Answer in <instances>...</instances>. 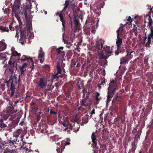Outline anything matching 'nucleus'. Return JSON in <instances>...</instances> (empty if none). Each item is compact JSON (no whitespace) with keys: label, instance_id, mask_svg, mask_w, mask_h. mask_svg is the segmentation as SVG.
Listing matches in <instances>:
<instances>
[{"label":"nucleus","instance_id":"obj_1","mask_svg":"<svg viewBox=\"0 0 153 153\" xmlns=\"http://www.w3.org/2000/svg\"><path fill=\"white\" fill-rule=\"evenodd\" d=\"M15 62H14L12 63L10 60L8 62V68L9 72L11 73V75L10 77V79L8 81H4V83H6L8 87L10 84V88L9 90L8 94L10 95V97H12L14 95L15 93V90L16 89L15 85V84H17L19 83L20 80V75L19 76L18 80L17 81V79L15 75L13 76V69L15 66Z\"/></svg>","mask_w":153,"mask_h":153},{"label":"nucleus","instance_id":"obj_2","mask_svg":"<svg viewBox=\"0 0 153 153\" xmlns=\"http://www.w3.org/2000/svg\"><path fill=\"white\" fill-rule=\"evenodd\" d=\"M108 87V91L107 92V100L106 101V104L108 105L111 100L113 96L114 95L115 89L117 86V83L112 81L110 82Z\"/></svg>","mask_w":153,"mask_h":153},{"label":"nucleus","instance_id":"obj_3","mask_svg":"<svg viewBox=\"0 0 153 153\" xmlns=\"http://www.w3.org/2000/svg\"><path fill=\"white\" fill-rule=\"evenodd\" d=\"M105 41L102 39H100L96 43V48L98 51L100 50L101 51H105L106 53H112L110 47L107 45H105L103 47Z\"/></svg>","mask_w":153,"mask_h":153},{"label":"nucleus","instance_id":"obj_4","mask_svg":"<svg viewBox=\"0 0 153 153\" xmlns=\"http://www.w3.org/2000/svg\"><path fill=\"white\" fill-rule=\"evenodd\" d=\"M17 4H14L12 8V12L15 14V16H17L19 14H21V11L19 10L21 0H15Z\"/></svg>","mask_w":153,"mask_h":153},{"label":"nucleus","instance_id":"obj_5","mask_svg":"<svg viewBox=\"0 0 153 153\" xmlns=\"http://www.w3.org/2000/svg\"><path fill=\"white\" fill-rule=\"evenodd\" d=\"M23 135H21L20 137L21 139L20 140L18 139V138H16L14 139V140H15V144H16L18 146H20V148H22L23 149H25L26 146H25V145L26 144V143L23 140Z\"/></svg>","mask_w":153,"mask_h":153},{"label":"nucleus","instance_id":"obj_6","mask_svg":"<svg viewBox=\"0 0 153 153\" xmlns=\"http://www.w3.org/2000/svg\"><path fill=\"white\" fill-rule=\"evenodd\" d=\"M62 61L60 59H57L56 60V68L57 69V72L58 73H60L61 74V71H62Z\"/></svg>","mask_w":153,"mask_h":153},{"label":"nucleus","instance_id":"obj_7","mask_svg":"<svg viewBox=\"0 0 153 153\" xmlns=\"http://www.w3.org/2000/svg\"><path fill=\"white\" fill-rule=\"evenodd\" d=\"M20 38L19 40L21 43L23 45L26 41V31L25 30H20Z\"/></svg>","mask_w":153,"mask_h":153},{"label":"nucleus","instance_id":"obj_8","mask_svg":"<svg viewBox=\"0 0 153 153\" xmlns=\"http://www.w3.org/2000/svg\"><path fill=\"white\" fill-rule=\"evenodd\" d=\"M38 87L43 88L46 85L47 81L45 80L43 78H40L39 81L37 82Z\"/></svg>","mask_w":153,"mask_h":153},{"label":"nucleus","instance_id":"obj_9","mask_svg":"<svg viewBox=\"0 0 153 153\" xmlns=\"http://www.w3.org/2000/svg\"><path fill=\"white\" fill-rule=\"evenodd\" d=\"M91 24L90 23L88 22L87 20H86L85 22V25L83 27L84 30L85 32L87 34H88L90 32V27Z\"/></svg>","mask_w":153,"mask_h":153},{"label":"nucleus","instance_id":"obj_10","mask_svg":"<svg viewBox=\"0 0 153 153\" xmlns=\"http://www.w3.org/2000/svg\"><path fill=\"white\" fill-rule=\"evenodd\" d=\"M15 142V140L14 139L12 140H7L4 141V143L5 145L12 148L14 146Z\"/></svg>","mask_w":153,"mask_h":153},{"label":"nucleus","instance_id":"obj_11","mask_svg":"<svg viewBox=\"0 0 153 153\" xmlns=\"http://www.w3.org/2000/svg\"><path fill=\"white\" fill-rule=\"evenodd\" d=\"M152 37L150 36H148V37L145 38L144 40V43L145 44V46L148 47H150V45L151 44V42L152 41Z\"/></svg>","mask_w":153,"mask_h":153},{"label":"nucleus","instance_id":"obj_12","mask_svg":"<svg viewBox=\"0 0 153 153\" xmlns=\"http://www.w3.org/2000/svg\"><path fill=\"white\" fill-rule=\"evenodd\" d=\"M72 124H70L69 121L67 122H66L64 124L63 126L65 128L64 130L66 131L69 129V130H67V131L68 132V131H69L70 129L72 130Z\"/></svg>","mask_w":153,"mask_h":153},{"label":"nucleus","instance_id":"obj_13","mask_svg":"<svg viewBox=\"0 0 153 153\" xmlns=\"http://www.w3.org/2000/svg\"><path fill=\"white\" fill-rule=\"evenodd\" d=\"M7 127V125L4 122V120L2 119L0 120V131H3L5 130Z\"/></svg>","mask_w":153,"mask_h":153},{"label":"nucleus","instance_id":"obj_14","mask_svg":"<svg viewBox=\"0 0 153 153\" xmlns=\"http://www.w3.org/2000/svg\"><path fill=\"white\" fill-rule=\"evenodd\" d=\"M72 125V130H73L74 131L76 132L79 131V129L80 128V126L79 125V123H73Z\"/></svg>","mask_w":153,"mask_h":153},{"label":"nucleus","instance_id":"obj_15","mask_svg":"<svg viewBox=\"0 0 153 153\" xmlns=\"http://www.w3.org/2000/svg\"><path fill=\"white\" fill-rule=\"evenodd\" d=\"M59 117V121L60 123L62 124L63 126L64 124L66 122H67L68 120L67 117H65L64 116H62Z\"/></svg>","mask_w":153,"mask_h":153},{"label":"nucleus","instance_id":"obj_16","mask_svg":"<svg viewBox=\"0 0 153 153\" xmlns=\"http://www.w3.org/2000/svg\"><path fill=\"white\" fill-rule=\"evenodd\" d=\"M89 117V116L87 114L84 115L82 117V123L85 124L87 123L88 121Z\"/></svg>","mask_w":153,"mask_h":153},{"label":"nucleus","instance_id":"obj_17","mask_svg":"<svg viewBox=\"0 0 153 153\" xmlns=\"http://www.w3.org/2000/svg\"><path fill=\"white\" fill-rule=\"evenodd\" d=\"M100 93L97 92H96V95L95 96V99L96 101L95 104L96 105H97L99 103V102L101 99V98L100 97Z\"/></svg>","mask_w":153,"mask_h":153},{"label":"nucleus","instance_id":"obj_18","mask_svg":"<svg viewBox=\"0 0 153 153\" xmlns=\"http://www.w3.org/2000/svg\"><path fill=\"white\" fill-rule=\"evenodd\" d=\"M60 143H57V144H59V145H60V144H61V146H59V148H57L56 149V151L58 152V153L59 152H60L61 151V153H62V152L63 151L64 149L65 148V145L63 144H62V143L61 142Z\"/></svg>","mask_w":153,"mask_h":153},{"label":"nucleus","instance_id":"obj_19","mask_svg":"<svg viewBox=\"0 0 153 153\" xmlns=\"http://www.w3.org/2000/svg\"><path fill=\"white\" fill-rule=\"evenodd\" d=\"M9 104L11 105V107L8 110V113L10 114H11L16 113L17 112L16 110H15L14 107L12 105L10 101Z\"/></svg>","mask_w":153,"mask_h":153},{"label":"nucleus","instance_id":"obj_20","mask_svg":"<svg viewBox=\"0 0 153 153\" xmlns=\"http://www.w3.org/2000/svg\"><path fill=\"white\" fill-rule=\"evenodd\" d=\"M91 139L92 140V143L91 145L94 144V145H95L97 143V140L96 138V136L94 133H93L91 136Z\"/></svg>","mask_w":153,"mask_h":153},{"label":"nucleus","instance_id":"obj_21","mask_svg":"<svg viewBox=\"0 0 153 153\" xmlns=\"http://www.w3.org/2000/svg\"><path fill=\"white\" fill-rule=\"evenodd\" d=\"M19 118L17 117L11 123L14 128H15L19 121Z\"/></svg>","mask_w":153,"mask_h":153},{"label":"nucleus","instance_id":"obj_22","mask_svg":"<svg viewBox=\"0 0 153 153\" xmlns=\"http://www.w3.org/2000/svg\"><path fill=\"white\" fill-rule=\"evenodd\" d=\"M56 50L58 55L61 58H63L64 57L65 55L64 52L60 50L59 49H56Z\"/></svg>","mask_w":153,"mask_h":153},{"label":"nucleus","instance_id":"obj_23","mask_svg":"<svg viewBox=\"0 0 153 153\" xmlns=\"http://www.w3.org/2000/svg\"><path fill=\"white\" fill-rule=\"evenodd\" d=\"M29 7H28L26 6L25 7V8L23 10H22V11L21 12V14L22 15L24 14L26 18L27 17V13H28V11H29Z\"/></svg>","mask_w":153,"mask_h":153},{"label":"nucleus","instance_id":"obj_24","mask_svg":"<svg viewBox=\"0 0 153 153\" xmlns=\"http://www.w3.org/2000/svg\"><path fill=\"white\" fill-rule=\"evenodd\" d=\"M73 39L74 38L72 37H70V38H69L67 40H66L64 42L65 43L68 45H70L69 46V47L71 45H72V43L73 42Z\"/></svg>","mask_w":153,"mask_h":153},{"label":"nucleus","instance_id":"obj_25","mask_svg":"<svg viewBox=\"0 0 153 153\" xmlns=\"http://www.w3.org/2000/svg\"><path fill=\"white\" fill-rule=\"evenodd\" d=\"M80 105L81 106L87 107L88 105V103L87 102L86 99H82L80 101Z\"/></svg>","mask_w":153,"mask_h":153},{"label":"nucleus","instance_id":"obj_26","mask_svg":"<svg viewBox=\"0 0 153 153\" xmlns=\"http://www.w3.org/2000/svg\"><path fill=\"white\" fill-rule=\"evenodd\" d=\"M11 51L12 52V55L11 56V57L12 56H18L19 57L21 55V54L20 53H18L17 51L14 50V48H11Z\"/></svg>","mask_w":153,"mask_h":153},{"label":"nucleus","instance_id":"obj_27","mask_svg":"<svg viewBox=\"0 0 153 153\" xmlns=\"http://www.w3.org/2000/svg\"><path fill=\"white\" fill-rule=\"evenodd\" d=\"M7 47V44L4 42H0V51L4 50Z\"/></svg>","mask_w":153,"mask_h":153},{"label":"nucleus","instance_id":"obj_28","mask_svg":"<svg viewBox=\"0 0 153 153\" xmlns=\"http://www.w3.org/2000/svg\"><path fill=\"white\" fill-rule=\"evenodd\" d=\"M122 43V39L120 38L119 36L117 37V40L116 42V45L117 46V48H119L120 46H121V45Z\"/></svg>","mask_w":153,"mask_h":153},{"label":"nucleus","instance_id":"obj_29","mask_svg":"<svg viewBox=\"0 0 153 153\" xmlns=\"http://www.w3.org/2000/svg\"><path fill=\"white\" fill-rule=\"evenodd\" d=\"M14 128L12 124L11 123L9 124L8 126H7L5 130L6 131H8L9 132L12 131V129Z\"/></svg>","mask_w":153,"mask_h":153},{"label":"nucleus","instance_id":"obj_30","mask_svg":"<svg viewBox=\"0 0 153 153\" xmlns=\"http://www.w3.org/2000/svg\"><path fill=\"white\" fill-rule=\"evenodd\" d=\"M22 131V129H18L13 134V137H15L16 138H18L19 135L21 133Z\"/></svg>","mask_w":153,"mask_h":153},{"label":"nucleus","instance_id":"obj_31","mask_svg":"<svg viewBox=\"0 0 153 153\" xmlns=\"http://www.w3.org/2000/svg\"><path fill=\"white\" fill-rule=\"evenodd\" d=\"M105 78H102L100 81L99 82V83L98 84V87L100 88L102 87L101 85H104L105 82Z\"/></svg>","mask_w":153,"mask_h":153},{"label":"nucleus","instance_id":"obj_32","mask_svg":"<svg viewBox=\"0 0 153 153\" xmlns=\"http://www.w3.org/2000/svg\"><path fill=\"white\" fill-rule=\"evenodd\" d=\"M74 22L76 28V29L78 28L79 27V20L78 18L77 19V18H76V17H75V18H74Z\"/></svg>","mask_w":153,"mask_h":153},{"label":"nucleus","instance_id":"obj_33","mask_svg":"<svg viewBox=\"0 0 153 153\" xmlns=\"http://www.w3.org/2000/svg\"><path fill=\"white\" fill-rule=\"evenodd\" d=\"M149 21L148 22V25L149 26V27L153 26L152 24L153 23V20L151 18L150 16H149L148 17Z\"/></svg>","mask_w":153,"mask_h":153},{"label":"nucleus","instance_id":"obj_34","mask_svg":"<svg viewBox=\"0 0 153 153\" xmlns=\"http://www.w3.org/2000/svg\"><path fill=\"white\" fill-rule=\"evenodd\" d=\"M97 144L96 143V145H94V144L92 145L93 147H94V149L93 151H94V153H98L99 151V147L97 145Z\"/></svg>","mask_w":153,"mask_h":153},{"label":"nucleus","instance_id":"obj_35","mask_svg":"<svg viewBox=\"0 0 153 153\" xmlns=\"http://www.w3.org/2000/svg\"><path fill=\"white\" fill-rule=\"evenodd\" d=\"M0 30H1V32L6 31L8 32L9 29L6 27H3L0 25Z\"/></svg>","mask_w":153,"mask_h":153},{"label":"nucleus","instance_id":"obj_36","mask_svg":"<svg viewBox=\"0 0 153 153\" xmlns=\"http://www.w3.org/2000/svg\"><path fill=\"white\" fill-rule=\"evenodd\" d=\"M59 74H60L58 73V72H57V73L55 74L52 75L51 76V78L52 79H58L59 77L61 76V75H59Z\"/></svg>","mask_w":153,"mask_h":153},{"label":"nucleus","instance_id":"obj_37","mask_svg":"<svg viewBox=\"0 0 153 153\" xmlns=\"http://www.w3.org/2000/svg\"><path fill=\"white\" fill-rule=\"evenodd\" d=\"M30 58H28L26 56L23 55L22 56V58L20 59L23 62L26 60L28 62L29 61V60H30Z\"/></svg>","mask_w":153,"mask_h":153},{"label":"nucleus","instance_id":"obj_38","mask_svg":"<svg viewBox=\"0 0 153 153\" xmlns=\"http://www.w3.org/2000/svg\"><path fill=\"white\" fill-rule=\"evenodd\" d=\"M120 63L121 64H124L128 62V60H126L124 57H123L122 58L120 59Z\"/></svg>","mask_w":153,"mask_h":153},{"label":"nucleus","instance_id":"obj_39","mask_svg":"<svg viewBox=\"0 0 153 153\" xmlns=\"http://www.w3.org/2000/svg\"><path fill=\"white\" fill-rule=\"evenodd\" d=\"M100 10V6L97 5V6L95 7V8L94 10V13H97V11H99Z\"/></svg>","mask_w":153,"mask_h":153},{"label":"nucleus","instance_id":"obj_40","mask_svg":"<svg viewBox=\"0 0 153 153\" xmlns=\"http://www.w3.org/2000/svg\"><path fill=\"white\" fill-rule=\"evenodd\" d=\"M21 101V99L19 98V99H15L13 100V102L14 103V106H15L17 104L18 102H19V101Z\"/></svg>","mask_w":153,"mask_h":153},{"label":"nucleus","instance_id":"obj_41","mask_svg":"<svg viewBox=\"0 0 153 153\" xmlns=\"http://www.w3.org/2000/svg\"><path fill=\"white\" fill-rule=\"evenodd\" d=\"M62 22V29L63 30H65V25H66V22L65 20L64 19L63 20L61 21Z\"/></svg>","mask_w":153,"mask_h":153},{"label":"nucleus","instance_id":"obj_42","mask_svg":"<svg viewBox=\"0 0 153 153\" xmlns=\"http://www.w3.org/2000/svg\"><path fill=\"white\" fill-rule=\"evenodd\" d=\"M108 57L107 56L104 55L103 54H100L99 57V59H108Z\"/></svg>","mask_w":153,"mask_h":153},{"label":"nucleus","instance_id":"obj_43","mask_svg":"<svg viewBox=\"0 0 153 153\" xmlns=\"http://www.w3.org/2000/svg\"><path fill=\"white\" fill-rule=\"evenodd\" d=\"M27 63H24L22 65H19V69H24L25 67H27Z\"/></svg>","mask_w":153,"mask_h":153},{"label":"nucleus","instance_id":"obj_44","mask_svg":"<svg viewBox=\"0 0 153 153\" xmlns=\"http://www.w3.org/2000/svg\"><path fill=\"white\" fill-rule=\"evenodd\" d=\"M149 28L151 30V33L149 34L148 36L152 37L153 36V26L150 27Z\"/></svg>","mask_w":153,"mask_h":153},{"label":"nucleus","instance_id":"obj_45","mask_svg":"<svg viewBox=\"0 0 153 153\" xmlns=\"http://www.w3.org/2000/svg\"><path fill=\"white\" fill-rule=\"evenodd\" d=\"M140 134L138 133H137L136 134H135V136L134 137V139L136 141L138 139H140Z\"/></svg>","mask_w":153,"mask_h":153},{"label":"nucleus","instance_id":"obj_46","mask_svg":"<svg viewBox=\"0 0 153 153\" xmlns=\"http://www.w3.org/2000/svg\"><path fill=\"white\" fill-rule=\"evenodd\" d=\"M135 142H136L135 141H134V143H132V152L134 151L136 149V145L135 144Z\"/></svg>","mask_w":153,"mask_h":153},{"label":"nucleus","instance_id":"obj_47","mask_svg":"<svg viewBox=\"0 0 153 153\" xmlns=\"http://www.w3.org/2000/svg\"><path fill=\"white\" fill-rule=\"evenodd\" d=\"M72 10L73 11V13L74 16V18H75V17H76V18H77V16H76V12L75 10V7H73L72 8Z\"/></svg>","mask_w":153,"mask_h":153},{"label":"nucleus","instance_id":"obj_48","mask_svg":"<svg viewBox=\"0 0 153 153\" xmlns=\"http://www.w3.org/2000/svg\"><path fill=\"white\" fill-rule=\"evenodd\" d=\"M133 30L134 33L135 34H137V27L135 25H133Z\"/></svg>","mask_w":153,"mask_h":153},{"label":"nucleus","instance_id":"obj_49","mask_svg":"<svg viewBox=\"0 0 153 153\" xmlns=\"http://www.w3.org/2000/svg\"><path fill=\"white\" fill-rule=\"evenodd\" d=\"M30 61L31 62V66L30 67V68H31L32 69H34V63L32 60V58H30Z\"/></svg>","mask_w":153,"mask_h":153},{"label":"nucleus","instance_id":"obj_50","mask_svg":"<svg viewBox=\"0 0 153 153\" xmlns=\"http://www.w3.org/2000/svg\"><path fill=\"white\" fill-rule=\"evenodd\" d=\"M120 50H119L120 52H124L125 50L126 49L123 47L121 46H120Z\"/></svg>","mask_w":153,"mask_h":153},{"label":"nucleus","instance_id":"obj_51","mask_svg":"<svg viewBox=\"0 0 153 153\" xmlns=\"http://www.w3.org/2000/svg\"><path fill=\"white\" fill-rule=\"evenodd\" d=\"M50 111V114H54L56 115L57 113V112L56 111H53L52 109H51L50 110L48 109V111Z\"/></svg>","mask_w":153,"mask_h":153},{"label":"nucleus","instance_id":"obj_52","mask_svg":"<svg viewBox=\"0 0 153 153\" xmlns=\"http://www.w3.org/2000/svg\"><path fill=\"white\" fill-rule=\"evenodd\" d=\"M59 16L60 18V20L61 21L65 19L64 15H62L61 14H59Z\"/></svg>","mask_w":153,"mask_h":153},{"label":"nucleus","instance_id":"obj_53","mask_svg":"<svg viewBox=\"0 0 153 153\" xmlns=\"http://www.w3.org/2000/svg\"><path fill=\"white\" fill-rule=\"evenodd\" d=\"M44 52H41L39 53V56L38 57L39 58H42L44 57Z\"/></svg>","mask_w":153,"mask_h":153},{"label":"nucleus","instance_id":"obj_54","mask_svg":"<svg viewBox=\"0 0 153 153\" xmlns=\"http://www.w3.org/2000/svg\"><path fill=\"white\" fill-rule=\"evenodd\" d=\"M4 153H16V152L13 150L7 151L4 152Z\"/></svg>","mask_w":153,"mask_h":153},{"label":"nucleus","instance_id":"obj_55","mask_svg":"<svg viewBox=\"0 0 153 153\" xmlns=\"http://www.w3.org/2000/svg\"><path fill=\"white\" fill-rule=\"evenodd\" d=\"M120 50V48H117V50L115 51V53L116 55H118L119 54L121 53L119 50Z\"/></svg>","mask_w":153,"mask_h":153},{"label":"nucleus","instance_id":"obj_56","mask_svg":"<svg viewBox=\"0 0 153 153\" xmlns=\"http://www.w3.org/2000/svg\"><path fill=\"white\" fill-rule=\"evenodd\" d=\"M79 120L78 118L77 117H75L74 120V122H72V123H79Z\"/></svg>","mask_w":153,"mask_h":153},{"label":"nucleus","instance_id":"obj_57","mask_svg":"<svg viewBox=\"0 0 153 153\" xmlns=\"http://www.w3.org/2000/svg\"><path fill=\"white\" fill-rule=\"evenodd\" d=\"M70 4L71 5L75 6V3H74V0H70Z\"/></svg>","mask_w":153,"mask_h":153},{"label":"nucleus","instance_id":"obj_58","mask_svg":"<svg viewBox=\"0 0 153 153\" xmlns=\"http://www.w3.org/2000/svg\"><path fill=\"white\" fill-rule=\"evenodd\" d=\"M19 69L21 72V75H22V74H23L25 70L22 69Z\"/></svg>","mask_w":153,"mask_h":153},{"label":"nucleus","instance_id":"obj_59","mask_svg":"<svg viewBox=\"0 0 153 153\" xmlns=\"http://www.w3.org/2000/svg\"><path fill=\"white\" fill-rule=\"evenodd\" d=\"M15 17L17 18V20H18L19 23H20L21 22V21L20 19V18L19 15H18L17 16H15Z\"/></svg>","mask_w":153,"mask_h":153},{"label":"nucleus","instance_id":"obj_60","mask_svg":"<svg viewBox=\"0 0 153 153\" xmlns=\"http://www.w3.org/2000/svg\"><path fill=\"white\" fill-rule=\"evenodd\" d=\"M37 121L39 122L40 120L41 116L39 115H37Z\"/></svg>","mask_w":153,"mask_h":153},{"label":"nucleus","instance_id":"obj_61","mask_svg":"<svg viewBox=\"0 0 153 153\" xmlns=\"http://www.w3.org/2000/svg\"><path fill=\"white\" fill-rule=\"evenodd\" d=\"M95 110L94 109H93L92 111L91 112V116H92L93 114H95Z\"/></svg>","mask_w":153,"mask_h":153},{"label":"nucleus","instance_id":"obj_62","mask_svg":"<svg viewBox=\"0 0 153 153\" xmlns=\"http://www.w3.org/2000/svg\"><path fill=\"white\" fill-rule=\"evenodd\" d=\"M124 57L126 59V60H128V61L129 60H130L131 59L130 56H127V55H126L125 57Z\"/></svg>","mask_w":153,"mask_h":153},{"label":"nucleus","instance_id":"obj_63","mask_svg":"<svg viewBox=\"0 0 153 153\" xmlns=\"http://www.w3.org/2000/svg\"><path fill=\"white\" fill-rule=\"evenodd\" d=\"M50 85L48 84V88L50 89L51 87V85L52 84V81H50Z\"/></svg>","mask_w":153,"mask_h":153},{"label":"nucleus","instance_id":"obj_64","mask_svg":"<svg viewBox=\"0 0 153 153\" xmlns=\"http://www.w3.org/2000/svg\"><path fill=\"white\" fill-rule=\"evenodd\" d=\"M69 1L68 0H66L65 3V5H67V6H68L69 4Z\"/></svg>","mask_w":153,"mask_h":153}]
</instances>
